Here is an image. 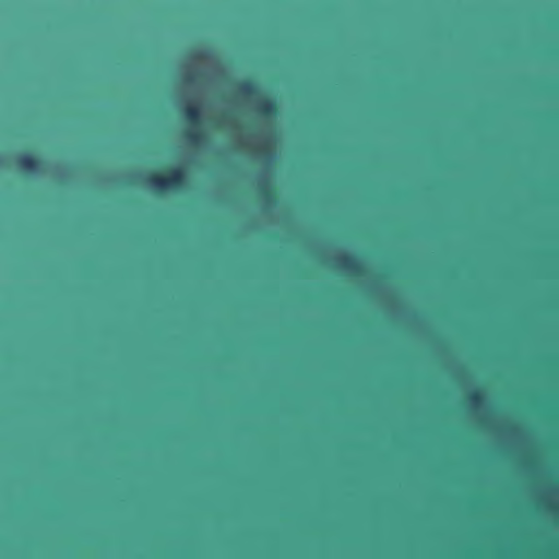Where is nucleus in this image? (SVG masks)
<instances>
[{"instance_id":"nucleus-4","label":"nucleus","mask_w":559,"mask_h":559,"mask_svg":"<svg viewBox=\"0 0 559 559\" xmlns=\"http://www.w3.org/2000/svg\"><path fill=\"white\" fill-rule=\"evenodd\" d=\"M185 118L187 122H189L192 126H197L201 121V111L200 108L197 106H187L185 108Z\"/></svg>"},{"instance_id":"nucleus-1","label":"nucleus","mask_w":559,"mask_h":559,"mask_svg":"<svg viewBox=\"0 0 559 559\" xmlns=\"http://www.w3.org/2000/svg\"><path fill=\"white\" fill-rule=\"evenodd\" d=\"M147 182L156 192H177L186 185V173L180 166H170L166 168L164 175L152 174Z\"/></svg>"},{"instance_id":"nucleus-8","label":"nucleus","mask_w":559,"mask_h":559,"mask_svg":"<svg viewBox=\"0 0 559 559\" xmlns=\"http://www.w3.org/2000/svg\"><path fill=\"white\" fill-rule=\"evenodd\" d=\"M467 401L472 406H479L484 401V395L480 391L476 390L467 395Z\"/></svg>"},{"instance_id":"nucleus-9","label":"nucleus","mask_w":559,"mask_h":559,"mask_svg":"<svg viewBox=\"0 0 559 559\" xmlns=\"http://www.w3.org/2000/svg\"><path fill=\"white\" fill-rule=\"evenodd\" d=\"M262 194L264 197V199L267 201V202H271L274 200L275 195H274V192L270 189H265L262 191Z\"/></svg>"},{"instance_id":"nucleus-7","label":"nucleus","mask_w":559,"mask_h":559,"mask_svg":"<svg viewBox=\"0 0 559 559\" xmlns=\"http://www.w3.org/2000/svg\"><path fill=\"white\" fill-rule=\"evenodd\" d=\"M186 139L190 144L200 145L201 143H203L205 136L204 133L200 131H188L186 133Z\"/></svg>"},{"instance_id":"nucleus-10","label":"nucleus","mask_w":559,"mask_h":559,"mask_svg":"<svg viewBox=\"0 0 559 559\" xmlns=\"http://www.w3.org/2000/svg\"><path fill=\"white\" fill-rule=\"evenodd\" d=\"M111 35H112V36H116L117 34H116V33H112Z\"/></svg>"},{"instance_id":"nucleus-3","label":"nucleus","mask_w":559,"mask_h":559,"mask_svg":"<svg viewBox=\"0 0 559 559\" xmlns=\"http://www.w3.org/2000/svg\"><path fill=\"white\" fill-rule=\"evenodd\" d=\"M258 112L265 118H274L278 114V107L274 99L265 97L257 107Z\"/></svg>"},{"instance_id":"nucleus-5","label":"nucleus","mask_w":559,"mask_h":559,"mask_svg":"<svg viewBox=\"0 0 559 559\" xmlns=\"http://www.w3.org/2000/svg\"><path fill=\"white\" fill-rule=\"evenodd\" d=\"M341 266L354 274H358L360 271V265L357 263V261L350 257V255H343L341 257Z\"/></svg>"},{"instance_id":"nucleus-13","label":"nucleus","mask_w":559,"mask_h":559,"mask_svg":"<svg viewBox=\"0 0 559 559\" xmlns=\"http://www.w3.org/2000/svg\"><path fill=\"white\" fill-rule=\"evenodd\" d=\"M2 35H3V34H2V33H0V36H2Z\"/></svg>"},{"instance_id":"nucleus-6","label":"nucleus","mask_w":559,"mask_h":559,"mask_svg":"<svg viewBox=\"0 0 559 559\" xmlns=\"http://www.w3.org/2000/svg\"><path fill=\"white\" fill-rule=\"evenodd\" d=\"M238 90L241 94L247 96H252L258 93V87L251 80L241 81L238 85Z\"/></svg>"},{"instance_id":"nucleus-2","label":"nucleus","mask_w":559,"mask_h":559,"mask_svg":"<svg viewBox=\"0 0 559 559\" xmlns=\"http://www.w3.org/2000/svg\"><path fill=\"white\" fill-rule=\"evenodd\" d=\"M17 167L27 174H35L39 170L40 160L33 154H22L16 159Z\"/></svg>"},{"instance_id":"nucleus-11","label":"nucleus","mask_w":559,"mask_h":559,"mask_svg":"<svg viewBox=\"0 0 559 559\" xmlns=\"http://www.w3.org/2000/svg\"><path fill=\"white\" fill-rule=\"evenodd\" d=\"M152 35H153V36H156L157 34H156V33H153Z\"/></svg>"},{"instance_id":"nucleus-12","label":"nucleus","mask_w":559,"mask_h":559,"mask_svg":"<svg viewBox=\"0 0 559 559\" xmlns=\"http://www.w3.org/2000/svg\"><path fill=\"white\" fill-rule=\"evenodd\" d=\"M183 35H185V36H188L189 34H188V33H185Z\"/></svg>"}]
</instances>
